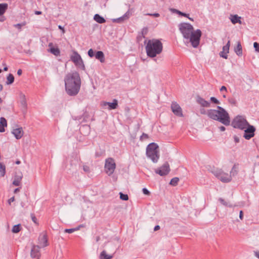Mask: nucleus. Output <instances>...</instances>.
I'll return each mask as SVG.
<instances>
[{"mask_svg":"<svg viewBox=\"0 0 259 259\" xmlns=\"http://www.w3.org/2000/svg\"><path fill=\"white\" fill-rule=\"evenodd\" d=\"M64 81L67 94L71 96H76L79 92L81 87L79 74L76 71L69 73L65 76Z\"/></svg>","mask_w":259,"mask_h":259,"instance_id":"f257e3e1","label":"nucleus"},{"mask_svg":"<svg viewBox=\"0 0 259 259\" xmlns=\"http://www.w3.org/2000/svg\"><path fill=\"white\" fill-rule=\"evenodd\" d=\"M218 110L209 109L207 110V115L210 118L218 120L225 125H229L230 123L228 113L223 107L218 106Z\"/></svg>","mask_w":259,"mask_h":259,"instance_id":"f03ea898","label":"nucleus"},{"mask_svg":"<svg viewBox=\"0 0 259 259\" xmlns=\"http://www.w3.org/2000/svg\"><path fill=\"white\" fill-rule=\"evenodd\" d=\"M147 55L150 58H154L162 52L163 46L158 39L149 40L145 47Z\"/></svg>","mask_w":259,"mask_h":259,"instance_id":"7ed1b4c3","label":"nucleus"},{"mask_svg":"<svg viewBox=\"0 0 259 259\" xmlns=\"http://www.w3.org/2000/svg\"><path fill=\"white\" fill-rule=\"evenodd\" d=\"M158 146L155 143L149 144L146 148V155L154 163H156L159 158Z\"/></svg>","mask_w":259,"mask_h":259,"instance_id":"20e7f679","label":"nucleus"},{"mask_svg":"<svg viewBox=\"0 0 259 259\" xmlns=\"http://www.w3.org/2000/svg\"><path fill=\"white\" fill-rule=\"evenodd\" d=\"M249 124L246 118L241 115L236 116L232 121L231 125L235 128L244 130Z\"/></svg>","mask_w":259,"mask_h":259,"instance_id":"39448f33","label":"nucleus"},{"mask_svg":"<svg viewBox=\"0 0 259 259\" xmlns=\"http://www.w3.org/2000/svg\"><path fill=\"white\" fill-rule=\"evenodd\" d=\"M178 26L180 32L185 39H188L189 36L194 31L193 26L188 23H181Z\"/></svg>","mask_w":259,"mask_h":259,"instance_id":"423d86ee","label":"nucleus"},{"mask_svg":"<svg viewBox=\"0 0 259 259\" xmlns=\"http://www.w3.org/2000/svg\"><path fill=\"white\" fill-rule=\"evenodd\" d=\"M116 168V163L113 158L109 157L105 159L104 170L105 172L109 176L112 175Z\"/></svg>","mask_w":259,"mask_h":259,"instance_id":"0eeeda50","label":"nucleus"},{"mask_svg":"<svg viewBox=\"0 0 259 259\" xmlns=\"http://www.w3.org/2000/svg\"><path fill=\"white\" fill-rule=\"evenodd\" d=\"M201 35V31L200 29H197L194 31L188 37V39L189 40L193 48H196L198 47Z\"/></svg>","mask_w":259,"mask_h":259,"instance_id":"6e6552de","label":"nucleus"},{"mask_svg":"<svg viewBox=\"0 0 259 259\" xmlns=\"http://www.w3.org/2000/svg\"><path fill=\"white\" fill-rule=\"evenodd\" d=\"M71 60L74 63L75 66L80 68L82 70H85V66L83 62L80 55L76 52L74 51L73 55L71 56Z\"/></svg>","mask_w":259,"mask_h":259,"instance_id":"1a4fd4ad","label":"nucleus"},{"mask_svg":"<svg viewBox=\"0 0 259 259\" xmlns=\"http://www.w3.org/2000/svg\"><path fill=\"white\" fill-rule=\"evenodd\" d=\"M214 175L221 181L224 183H228L232 180L231 175L223 172L221 170H217L213 172Z\"/></svg>","mask_w":259,"mask_h":259,"instance_id":"9d476101","label":"nucleus"},{"mask_svg":"<svg viewBox=\"0 0 259 259\" xmlns=\"http://www.w3.org/2000/svg\"><path fill=\"white\" fill-rule=\"evenodd\" d=\"M243 131L244 132L243 137L246 140H249L254 136L255 128L254 126L250 125L249 123L247 125V126H246V127Z\"/></svg>","mask_w":259,"mask_h":259,"instance_id":"9b49d317","label":"nucleus"},{"mask_svg":"<svg viewBox=\"0 0 259 259\" xmlns=\"http://www.w3.org/2000/svg\"><path fill=\"white\" fill-rule=\"evenodd\" d=\"M170 170L168 163L165 162L160 168L156 169L155 172L160 176H164L169 173Z\"/></svg>","mask_w":259,"mask_h":259,"instance_id":"f8f14e48","label":"nucleus"},{"mask_svg":"<svg viewBox=\"0 0 259 259\" xmlns=\"http://www.w3.org/2000/svg\"><path fill=\"white\" fill-rule=\"evenodd\" d=\"M20 107L24 116L27 113V104L25 98V96L23 94L20 95Z\"/></svg>","mask_w":259,"mask_h":259,"instance_id":"ddd939ff","label":"nucleus"},{"mask_svg":"<svg viewBox=\"0 0 259 259\" xmlns=\"http://www.w3.org/2000/svg\"><path fill=\"white\" fill-rule=\"evenodd\" d=\"M171 109L175 115L179 117H183V112L181 107L176 102H172L171 104Z\"/></svg>","mask_w":259,"mask_h":259,"instance_id":"4468645a","label":"nucleus"},{"mask_svg":"<svg viewBox=\"0 0 259 259\" xmlns=\"http://www.w3.org/2000/svg\"><path fill=\"white\" fill-rule=\"evenodd\" d=\"M40 247L38 245H33L31 250V256L32 258H39L40 256L39 249Z\"/></svg>","mask_w":259,"mask_h":259,"instance_id":"2eb2a0df","label":"nucleus"},{"mask_svg":"<svg viewBox=\"0 0 259 259\" xmlns=\"http://www.w3.org/2000/svg\"><path fill=\"white\" fill-rule=\"evenodd\" d=\"M38 241L39 244L42 247H46L48 245L47 235L46 234H40L39 238Z\"/></svg>","mask_w":259,"mask_h":259,"instance_id":"dca6fc26","label":"nucleus"},{"mask_svg":"<svg viewBox=\"0 0 259 259\" xmlns=\"http://www.w3.org/2000/svg\"><path fill=\"white\" fill-rule=\"evenodd\" d=\"M102 105L104 106L108 105V109L109 110L115 109L118 107V101L116 99H113V102L110 103L108 102H104L102 104Z\"/></svg>","mask_w":259,"mask_h":259,"instance_id":"f3484780","label":"nucleus"},{"mask_svg":"<svg viewBox=\"0 0 259 259\" xmlns=\"http://www.w3.org/2000/svg\"><path fill=\"white\" fill-rule=\"evenodd\" d=\"M12 133L14 135L16 139L19 140L22 137L24 132L22 128L19 127L14 129Z\"/></svg>","mask_w":259,"mask_h":259,"instance_id":"a211bd4d","label":"nucleus"},{"mask_svg":"<svg viewBox=\"0 0 259 259\" xmlns=\"http://www.w3.org/2000/svg\"><path fill=\"white\" fill-rule=\"evenodd\" d=\"M130 11H128L122 16H121L118 18L112 19V22H115V23H120L122 22L123 21H124L125 20L128 19V18L130 17Z\"/></svg>","mask_w":259,"mask_h":259,"instance_id":"6ab92c4d","label":"nucleus"},{"mask_svg":"<svg viewBox=\"0 0 259 259\" xmlns=\"http://www.w3.org/2000/svg\"><path fill=\"white\" fill-rule=\"evenodd\" d=\"M197 102L202 107H209L210 106V103L209 102L206 101L200 96L197 97Z\"/></svg>","mask_w":259,"mask_h":259,"instance_id":"aec40b11","label":"nucleus"},{"mask_svg":"<svg viewBox=\"0 0 259 259\" xmlns=\"http://www.w3.org/2000/svg\"><path fill=\"white\" fill-rule=\"evenodd\" d=\"M49 47H50V49L49 50V51L52 53V54L56 56H58L60 54V51L58 48H54L53 46L52 43H50L49 44Z\"/></svg>","mask_w":259,"mask_h":259,"instance_id":"412c9836","label":"nucleus"},{"mask_svg":"<svg viewBox=\"0 0 259 259\" xmlns=\"http://www.w3.org/2000/svg\"><path fill=\"white\" fill-rule=\"evenodd\" d=\"M230 20L231 22L233 24H235L236 23L241 24V17L238 16L237 15H231L230 17Z\"/></svg>","mask_w":259,"mask_h":259,"instance_id":"4be33fe9","label":"nucleus"},{"mask_svg":"<svg viewBox=\"0 0 259 259\" xmlns=\"http://www.w3.org/2000/svg\"><path fill=\"white\" fill-rule=\"evenodd\" d=\"M22 179V175H16L14 177L13 184L16 186H19L20 185L21 181Z\"/></svg>","mask_w":259,"mask_h":259,"instance_id":"5701e85b","label":"nucleus"},{"mask_svg":"<svg viewBox=\"0 0 259 259\" xmlns=\"http://www.w3.org/2000/svg\"><path fill=\"white\" fill-rule=\"evenodd\" d=\"M95 58L99 60L101 63L105 62V56L103 52L101 51H97L95 54Z\"/></svg>","mask_w":259,"mask_h":259,"instance_id":"b1692460","label":"nucleus"},{"mask_svg":"<svg viewBox=\"0 0 259 259\" xmlns=\"http://www.w3.org/2000/svg\"><path fill=\"white\" fill-rule=\"evenodd\" d=\"M7 126V122L4 117H1L0 118V132L3 133L5 132V127Z\"/></svg>","mask_w":259,"mask_h":259,"instance_id":"393cba45","label":"nucleus"},{"mask_svg":"<svg viewBox=\"0 0 259 259\" xmlns=\"http://www.w3.org/2000/svg\"><path fill=\"white\" fill-rule=\"evenodd\" d=\"M234 51L238 56L242 55V48L240 42H238L237 46L234 48Z\"/></svg>","mask_w":259,"mask_h":259,"instance_id":"a878e982","label":"nucleus"},{"mask_svg":"<svg viewBox=\"0 0 259 259\" xmlns=\"http://www.w3.org/2000/svg\"><path fill=\"white\" fill-rule=\"evenodd\" d=\"M94 19L100 24L104 23L106 22V20L99 14H95L94 16Z\"/></svg>","mask_w":259,"mask_h":259,"instance_id":"bb28decb","label":"nucleus"},{"mask_svg":"<svg viewBox=\"0 0 259 259\" xmlns=\"http://www.w3.org/2000/svg\"><path fill=\"white\" fill-rule=\"evenodd\" d=\"M238 169H239V164H235L231 171H230V175L231 176H236L237 174H238Z\"/></svg>","mask_w":259,"mask_h":259,"instance_id":"cd10ccee","label":"nucleus"},{"mask_svg":"<svg viewBox=\"0 0 259 259\" xmlns=\"http://www.w3.org/2000/svg\"><path fill=\"white\" fill-rule=\"evenodd\" d=\"M8 5L6 3L0 4V16L3 15L7 10Z\"/></svg>","mask_w":259,"mask_h":259,"instance_id":"c85d7f7f","label":"nucleus"},{"mask_svg":"<svg viewBox=\"0 0 259 259\" xmlns=\"http://www.w3.org/2000/svg\"><path fill=\"white\" fill-rule=\"evenodd\" d=\"M7 80L6 81V84H11L13 83L14 81V76L12 74L10 73L7 77Z\"/></svg>","mask_w":259,"mask_h":259,"instance_id":"c756f323","label":"nucleus"},{"mask_svg":"<svg viewBox=\"0 0 259 259\" xmlns=\"http://www.w3.org/2000/svg\"><path fill=\"white\" fill-rule=\"evenodd\" d=\"M170 11H171V12H172L173 13H176L179 15H181V16H184L185 17H188V16H189L188 14H186V13L182 12L181 11H180L178 10L175 9H171Z\"/></svg>","mask_w":259,"mask_h":259,"instance_id":"7c9ffc66","label":"nucleus"},{"mask_svg":"<svg viewBox=\"0 0 259 259\" xmlns=\"http://www.w3.org/2000/svg\"><path fill=\"white\" fill-rule=\"evenodd\" d=\"M100 257L102 259H111L113 255L107 254L106 252L103 250L100 254Z\"/></svg>","mask_w":259,"mask_h":259,"instance_id":"2f4dec72","label":"nucleus"},{"mask_svg":"<svg viewBox=\"0 0 259 259\" xmlns=\"http://www.w3.org/2000/svg\"><path fill=\"white\" fill-rule=\"evenodd\" d=\"M21 229V226L20 224L14 225L12 228V231L14 233H19Z\"/></svg>","mask_w":259,"mask_h":259,"instance_id":"473e14b6","label":"nucleus"},{"mask_svg":"<svg viewBox=\"0 0 259 259\" xmlns=\"http://www.w3.org/2000/svg\"><path fill=\"white\" fill-rule=\"evenodd\" d=\"M142 35H139L138 37V39L139 40L140 39H142V37L145 38V35L147 34L148 33V28L147 27H144L142 30Z\"/></svg>","mask_w":259,"mask_h":259,"instance_id":"72a5a7b5","label":"nucleus"},{"mask_svg":"<svg viewBox=\"0 0 259 259\" xmlns=\"http://www.w3.org/2000/svg\"><path fill=\"white\" fill-rule=\"evenodd\" d=\"M6 174V167L2 163L0 162V174L2 177H4Z\"/></svg>","mask_w":259,"mask_h":259,"instance_id":"f704fd0d","label":"nucleus"},{"mask_svg":"<svg viewBox=\"0 0 259 259\" xmlns=\"http://www.w3.org/2000/svg\"><path fill=\"white\" fill-rule=\"evenodd\" d=\"M179 181V179L177 177H175L172 178L169 183V184L173 186H176L178 185V183Z\"/></svg>","mask_w":259,"mask_h":259,"instance_id":"c9c22d12","label":"nucleus"},{"mask_svg":"<svg viewBox=\"0 0 259 259\" xmlns=\"http://www.w3.org/2000/svg\"><path fill=\"white\" fill-rule=\"evenodd\" d=\"M219 200L223 205L225 206H228L229 207H232V205L230 202H226L224 199L222 198H220Z\"/></svg>","mask_w":259,"mask_h":259,"instance_id":"e433bc0d","label":"nucleus"},{"mask_svg":"<svg viewBox=\"0 0 259 259\" xmlns=\"http://www.w3.org/2000/svg\"><path fill=\"white\" fill-rule=\"evenodd\" d=\"M230 46V41L229 40L227 44L223 47V51L228 54L229 52V48Z\"/></svg>","mask_w":259,"mask_h":259,"instance_id":"4c0bfd02","label":"nucleus"},{"mask_svg":"<svg viewBox=\"0 0 259 259\" xmlns=\"http://www.w3.org/2000/svg\"><path fill=\"white\" fill-rule=\"evenodd\" d=\"M228 102L232 105H234V106H236V104H237V101L236 100L233 98V97H229L228 99Z\"/></svg>","mask_w":259,"mask_h":259,"instance_id":"58836bf2","label":"nucleus"},{"mask_svg":"<svg viewBox=\"0 0 259 259\" xmlns=\"http://www.w3.org/2000/svg\"><path fill=\"white\" fill-rule=\"evenodd\" d=\"M120 198L122 200H127L128 199V196L127 194H123L122 192L119 193Z\"/></svg>","mask_w":259,"mask_h":259,"instance_id":"ea45409f","label":"nucleus"},{"mask_svg":"<svg viewBox=\"0 0 259 259\" xmlns=\"http://www.w3.org/2000/svg\"><path fill=\"white\" fill-rule=\"evenodd\" d=\"M26 23L25 22H23L22 23H18V24H15L14 25V26L16 28H17L18 29H19V30H21V27L22 26H24L26 25Z\"/></svg>","mask_w":259,"mask_h":259,"instance_id":"a19ab883","label":"nucleus"},{"mask_svg":"<svg viewBox=\"0 0 259 259\" xmlns=\"http://www.w3.org/2000/svg\"><path fill=\"white\" fill-rule=\"evenodd\" d=\"M78 230V228H71V229H66L65 230H64V232L65 233H72L73 232H74V231H77Z\"/></svg>","mask_w":259,"mask_h":259,"instance_id":"79ce46f5","label":"nucleus"},{"mask_svg":"<svg viewBox=\"0 0 259 259\" xmlns=\"http://www.w3.org/2000/svg\"><path fill=\"white\" fill-rule=\"evenodd\" d=\"M210 101L213 103H214L215 104H220V101L217 99L215 98V97H211L210 99Z\"/></svg>","mask_w":259,"mask_h":259,"instance_id":"37998d69","label":"nucleus"},{"mask_svg":"<svg viewBox=\"0 0 259 259\" xmlns=\"http://www.w3.org/2000/svg\"><path fill=\"white\" fill-rule=\"evenodd\" d=\"M30 216H31V218L32 219V221L34 222V223H35V224L37 225L38 224L37 220L36 218L35 217L34 214V213H31Z\"/></svg>","mask_w":259,"mask_h":259,"instance_id":"c03bdc74","label":"nucleus"},{"mask_svg":"<svg viewBox=\"0 0 259 259\" xmlns=\"http://www.w3.org/2000/svg\"><path fill=\"white\" fill-rule=\"evenodd\" d=\"M89 57L92 58L95 56V53L92 49H90L88 52Z\"/></svg>","mask_w":259,"mask_h":259,"instance_id":"a18cd8bd","label":"nucleus"},{"mask_svg":"<svg viewBox=\"0 0 259 259\" xmlns=\"http://www.w3.org/2000/svg\"><path fill=\"white\" fill-rule=\"evenodd\" d=\"M148 138H149V136H148V134H145V133H143L142 135L141 136L140 139L141 141H143L145 139H148Z\"/></svg>","mask_w":259,"mask_h":259,"instance_id":"49530a36","label":"nucleus"},{"mask_svg":"<svg viewBox=\"0 0 259 259\" xmlns=\"http://www.w3.org/2000/svg\"><path fill=\"white\" fill-rule=\"evenodd\" d=\"M253 47L256 52H259V43L257 42H254L253 43Z\"/></svg>","mask_w":259,"mask_h":259,"instance_id":"de8ad7c7","label":"nucleus"},{"mask_svg":"<svg viewBox=\"0 0 259 259\" xmlns=\"http://www.w3.org/2000/svg\"><path fill=\"white\" fill-rule=\"evenodd\" d=\"M220 55L221 57L224 58V59H227L228 58V55L226 53L224 52L223 51H221L220 53Z\"/></svg>","mask_w":259,"mask_h":259,"instance_id":"09e8293b","label":"nucleus"},{"mask_svg":"<svg viewBox=\"0 0 259 259\" xmlns=\"http://www.w3.org/2000/svg\"><path fill=\"white\" fill-rule=\"evenodd\" d=\"M143 193L146 195H149L150 194V191L146 188H144L142 189Z\"/></svg>","mask_w":259,"mask_h":259,"instance_id":"8fccbe9b","label":"nucleus"},{"mask_svg":"<svg viewBox=\"0 0 259 259\" xmlns=\"http://www.w3.org/2000/svg\"><path fill=\"white\" fill-rule=\"evenodd\" d=\"M83 169L86 172H89L90 171V167L86 165L83 166Z\"/></svg>","mask_w":259,"mask_h":259,"instance_id":"3c124183","label":"nucleus"},{"mask_svg":"<svg viewBox=\"0 0 259 259\" xmlns=\"http://www.w3.org/2000/svg\"><path fill=\"white\" fill-rule=\"evenodd\" d=\"M147 15H149V16H153V17H159L160 15L159 13H148L146 14Z\"/></svg>","mask_w":259,"mask_h":259,"instance_id":"603ef678","label":"nucleus"},{"mask_svg":"<svg viewBox=\"0 0 259 259\" xmlns=\"http://www.w3.org/2000/svg\"><path fill=\"white\" fill-rule=\"evenodd\" d=\"M207 110L206 111L204 108H202L200 109V112L201 114H207Z\"/></svg>","mask_w":259,"mask_h":259,"instance_id":"864d4df0","label":"nucleus"},{"mask_svg":"<svg viewBox=\"0 0 259 259\" xmlns=\"http://www.w3.org/2000/svg\"><path fill=\"white\" fill-rule=\"evenodd\" d=\"M234 140L236 143H238L240 141V139L237 136H234Z\"/></svg>","mask_w":259,"mask_h":259,"instance_id":"5fc2aeb1","label":"nucleus"},{"mask_svg":"<svg viewBox=\"0 0 259 259\" xmlns=\"http://www.w3.org/2000/svg\"><path fill=\"white\" fill-rule=\"evenodd\" d=\"M239 218L242 220L243 219V212L242 210H240L239 212Z\"/></svg>","mask_w":259,"mask_h":259,"instance_id":"6e6d98bb","label":"nucleus"},{"mask_svg":"<svg viewBox=\"0 0 259 259\" xmlns=\"http://www.w3.org/2000/svg\"><path fill=\"white\" fill-rule=\"evenodd\" d=\"M220 91L221 92H223V91H225V92H227V89L226 88V87L225 86H222L221 89H220Z\"/></svg>","mask_w":259,"mask_h":259,"instance_id":"4d7b16f0","label":"nucleus"},{"mask_svg":"<svg viewBox=\"0 0 259 259\" xmlns=\"http://www.w3.org/2000/svg\"><path fill=\"white\" fill-rule=\"evenodd\" d=\"M15 200V197L13 196L8 200V203L10 204L12 202Z\"/></svg>","mask_w":259,"mask_h":259,"instance_id":"13d9d810","label":"nucleus"},{"mask_svg":"<svg viewBox=\"0 0 259 259\" xmlns=\"http://www.w3.org/2000/svg\"><path fill=\"white\" fill-rule=\"evenodd\" d=\"M160 229V226L159 225H156L154 227V231H156Z\"/></svg>","mask_w":259,"mask_h":259,"instance_id":"bf43d9fd","label":"nucleus"},{"mask_svg":"<svg viewBox=\"0 0 259 259\" xmlns=\"http://www.w3.org/2000/svg\"><path fill=\"white\" fill-rule=\"evenodd\" d=\"M219 129L221 131V132H224L226 130V128L225 126H221L220 127H219Z\"/></svg>","mask_w":259,"mask_h":259,"instance_id":"052dcab7","label":"nucleus"},{"mask_svg":"<svg viewBox=\"0 0 259 259\" xmlns=\"http://www.w3.org/2000/svg\"><path fill=\"white\" fill-rule=\"evenodd\" d=\"M58 28H59V29H60V30H61L62 31V32H63V33H64V32H65V30H64V29L63 27H62V26H61V25H59V26H58Z\"/></svg>","mask_w":259,"mask_h":259,"instance_id":"680f3d73","label":"nucleus"},{"mask_svg":"<svg viewBox=\"0 0 259 259\" xmlns=\"http://www.w3.org/2000/svg\"><path fill=\"white\" fill-rule=\"evenodd\" d=\"M22 70L21 69H18L17 71V74L18 75H21L22 74Z\"/></svg>","mask_w":259,"mask_h":259,"instance_id":"e2e57ef3","label":"nucleus"},{"mask_svg":"<svg viewBox=\"0 0 259 259\" xmlns=\"http://www.w3.org/2000/svg\"><path fill=\"white\" fill-rule=\"evenodd\" d=\"M20 188H16V189L14 190V193H18V192H19V191H20Z\"/></svg>","mask_w":259,"mask_h":259,"instance_id":"0e129e2a","label":"nucleus"},{"mask_svg":"<svg viewBox=\"0 0 259 259\" xmlns=\"http://www.w3.org/2000/svg\"><path fill=\"white\" fill-rule=\"evenodd\" d=\"M34 13L35 14L38 15L41 14L42 12L41 11H35Z\"/></svg>","mask_w":259,"mask_h":259,"instance_id":"69168bd1","label":"nucleus"},{"mask_svg":"<svg viewBox=\"0 0 259 259\" xmlns=\"http://www.w3.org/2000/svg\"><path fill=\"white\" fill-rule=\"evenodd\" d=\"M255 256L259 258V251L254 252Z\"/></svg>","mask_w":259,"mask_h":259,"instance_id":"338daca9","label":"nucleus"},{"mask_svg":"<svg viewBox=\"0 0 259 259\" xmlns=\"http://www.w3.org/2000/svg\"><path fill=\"white\" fill-rule=\"evenodd\" d=\"M100 239V236H97L96 238V242H98Z\"/></svg>","mask_w":259,"mask_h":259,"instance_id":"774afa93","label":"nucleus"}]
</instances>
